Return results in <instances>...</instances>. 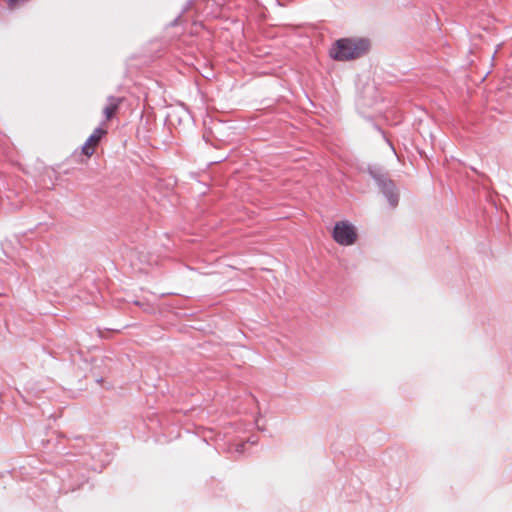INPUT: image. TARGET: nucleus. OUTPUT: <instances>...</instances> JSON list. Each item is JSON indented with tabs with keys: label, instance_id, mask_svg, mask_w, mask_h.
<instances>
[{
	"label": "nucleus",
	"instance_id": "obj_4",
	"mask_svg": "<svg viewBox=\"0 0 512 512\" xmlns=\"http://www.w3.org/2000/svg\"><path fill=\"white\" fill-rule=\"evenodd\" d=\"M107 134V130L102 127L94 129L92 134L88 137L84 145L82 146V153L90 157L93 155L95 147L99 144L101 138Z\"/></svg>",
	"mask_w": 512,
	"mask_h": 512
},
{
	"label": "nucleus",
	"instance_id": "obj_5",
	"mask_svg": "<svg viewBox=\"0 0 512 512\" xmlns=\"http://www.w3.org/2000/svg\"><path fill=\"white\" fill-rule=\"evenodd\" d=\"M108 104L103 109V114L105 116V119L108 121L110 120L115 113L118 111L123 98L115 97V96H109L107 98Z\"/></svg>",
	"mask_w": 512,
	"mask_h": 512
},
{
	"label": "nucleus",
	"instance_id": "obj_6",
	"mask_svg": "<svg viewBox=\"0 0 512 512\" xmlns=\"http://www.w3.org/2000/svg\"><path fill=\"white\" fill-rule=\"evenodd\" d=\"M24 1H25V0H9V5H10L11 7H13V6H14V4H15L16 2H24Z\"/></svg>",
	"mask_w": 512,
	"mask_h": 512
},
{
	"label": "nucleus",
	"instance_id": "obj_3",
	"mask_svg": "<svg viewBox=\"0 0 512 512\" xmlns=\"http://www.w3.org/2000/svg\"><path fill=\"white\" fill-rule=\"evenodd\" d=\"M357 238L355 227L348 221L337 222L333 230V239L340 245L349 246Z\"/></svg>",
	"mask_w": 512,
	"mask_h": 512
},
{
	"label": "nucleus",
	"instance_id": "obj_2",
	"mask_svg": "<svg viewBox=\"0 0 512 512\" xmlns=\"http://www.w3.org/2000/svg\"><path fill=\"white\" fill-rule=\"evenodd\" d=\"M370 175L375 180L376 184L383 192L391 206H396L398 203V193L396 192L395 185L387 176L386 173L380 169H370Z\"/></svg>",
	"mask_w": 512,
	"mask_h": 512
},
{
	"label": "nucleus",
	"instance_id": "obj_1",
	"mask_svg": "<svg viewBox=\"0 0 512 512\" xmlns=\"http://www.w3.org/2000/svg\"><path fill=\"white\" fill-rule=\"evenodd\" d=\"M369 46V41L366 39L342 38L332 45L329 55L337 61H350L363 56Z\"/></svg>",
	"mask_w": 512,
	"mask_h": 512
}]
</instances>
